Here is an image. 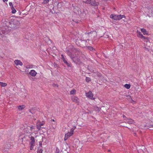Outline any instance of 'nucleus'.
Masks as SVG:
<instances>
[{
  "label": "nucleus",
  "mask_w": 153,
  "mask_h": 153,
  "mask_svg": "<svg viewBox=\"0 0 153 153\" xmlns=\"http://www.w3.org/2000/svg\"><path fill=\"white\" fill-rule=\"evenodd\" d=\"M123 118H124V119H125V118H126V116H125V115H123Z\"/></svg>",
  "instance_id": "35"
},
{
  "label": "nucleus",
  "mask_w": 153,
  "mask_h": 153,
  "mask_svg": "<svg viewBox=\"0 0 153 153\" xmlns=\"http://www.w3.org/2000/svg\"><path fill=\"white\" fill-rule=\"evenodd\" d=\"M80 13H79V12L78 14H79L80 15V16L82 17V16H84V14L85 13H81V11L80 10Z\"/></svg>",
  "instance_id": "29"
},
{
  "label": "nucleus",
  "mask_w": 153,
  "mask_h": 153,
  "mask_svg": "<svg viewBox=\"0 0 153 153\" xmlns=\"http://www.w3.org/2000/svg\"><path fill=\"white\" fill-rule=\"evenodd\" d=\"M137 36L140 38H141L143 36V35L140 32L137 30Z\"/></svg>",
  "instance_id": "17"
},
{
  "label": "nucleus",
  "mask_w": 153,
  "mask_h": 153,
  "mask_svg": "<svg viewBox=\"0 0 153 153\" xmlns=\"http://www.w3.org/2000/svg\"><path fill=\"white\" fill-rule=\"evenodd\" d=\"M44 124V122L43 121L41 122L40 120H38L36 123V126L38 130H40L42 128L41 126ZM42 128H43L42 127Z\"/></svg>",
  "instance_id": "5"
},
{
  "label": "nucleus",
  "mask_w": 153,
  "mask_h": 153,
  "mask_svg": "<svg viewBox=\"0 0 153 153\" xmlns=\"http://www.w3.org/2000/svg\"><path fill=\"white\" fill-rule=\"evenodd\" d=\"M90 80H91L90 78H89V77H86V81L87 82H88L90 81Z\"/></svg>",
  "instance_id": "31"
},
{
  "label": "nucleus",
  "mask_w": 153,
  "mask_h": 153,
  "mask_svg": "<svg viewBox=\"0 0 153 153\" xmlns=\"http://www.w3.org/2000/svg\"><path fill=\"white\" fill-rule=\"evenodd\" d=\"M8 0H3L4 2L7 1Z\"/></svg>",
  "instance_id": "36"
},
{
  "label": "nucleus",
  "mask_w": 153,
  "mask_h": 153,
  "mask_svg": "<svg viewBox=\"0 0 153 153\" xmlns=\"http://www.w3.org/2000/svg\"><path fill=\"white\" fill-rule=\"evenodd\" d=\"M42 149L39 148L38 149L37 151V153H42Z\"/></svg>",
  "instance_id": "27"
},
{
  "label": "nucleus",
  "mask_w": 153,
  "mask_h": 153,
  "mask_svg": "<svg viewBox=\"0 0 153 153\" xmlns=\"http://www.w3.org/2000/svg\"><path fill=\"white\" fill-rule=\"evenodd\" d=\"M14 22L15 23H16V25L15 26V27H16L17 26H18V25L19 24H20V23H19V21H18L17 20H14Z\"/></svg>",
  "instance_id": "22"
},
{
  "label": "nucleus",
  "mask_w": 153,
  "mask_h": 153,
  "mask_svg": "<svg viewBox=\"0 0 153 153\" xmlns=\"http://www.w3.org/2000/svg\"><path fill=\"white\" fill-rule=\"evenodd\" d=\"M34 66L33 65H26V68L27 69L33 68H34Z\"/></svg>",
  "instance_id": "19"
},
{
  "label": "nucleus",
  "mask_w": 153,
  "mask_h": 153,
  "mask_svg": "<svg viewBox=\"0 0 153 153\" xmlns=\"http://www.w3.org/2000/svg\"><path fill=\"white\" fill-rule=\"evenodd\" d=\"M61 58L62 59L63 62L65 63L66 64L68 67H71V64L68 63L65 59V58L64 56L63 55H61Z\"/></svg>",
  "instance_id": "9"
},
{
  "label": "nucleus",
  "mask_w": 153,
  "mask_h": 153,
  "mask_svg": "<svg viewBox=\"0 0 153 153\" xmlns=\"http://www.w3.org/2000/svg\"><path fill=\"white\" fill-rule=\"evenodd\" d=\"M6 23H5V26L3 24V25L4 26L0 30V39H2L3 37L4 36V35L7 34L8 32L7 28H8L7 26L8 24L10 23L5 22Z\"/></svg>",
  "instance_id": "1"
},
{
  "label": "nucleus",
  "mask_w": 153,
  "mask_h": 153,
  "mask_svg": "<svg viewBox=\"0 0 153 153\" xmlns=\"http://www.w3.org/2000/svg\"><path fill=\"white\" fill-rule=\"evenodd\" d=\"M74 133L70 130V132H69L65 134L64 140L65 141L69 137L72 135Z\"/></svg>",
  "instance_id": "6"
},
{
  "label": "nucleus",
  "mask_w": 153,
  "mask_h": 153,
  "mask_svg": "<svg viewBox=\"0 0 153 153\" xmlns=\"http://www.w3.org/2000/svg\"><path fill=\"white\" fill-rule=\"evenodd\" d=\"M88 48L90 50H92L93 49V48L91 46L89 47Z\"/></svg>",
  "instance_id": "34"
},
{
  "label": "nucleus",
  "mask_w": 153,
  "mask_h": 153,
  "mask_svg": "<svg viewBox=\"0 0 153 153\" xmlns=\"http://www.w3.org/2000/svg\"><path fill=\"white\" fill-rule=\"evenodd\" d=\"M76 128V126H74L73 128H71V131L72 132L74 133V131L75 130Z\"/></svg>",
  "instance_id": "30"
},
{
  "label": "nucleus",
  "mask_w": 153,
  "mask_h": 153,
  "mask_svg": "<svg viewBox=\"0 0 153 153\" xmlns=\"http://www.w3.org/2000/svg\"><path fill=\"white\" fill-rule=\"evenodd\" d=\"M89 4H91L92 5L97 6L98 4L99 3L98 2H97L95 1H91V3Z\"/></svg>",
  "instance_id": "13"
},
{
  "label": "nucleus",
  "mask_w": 153,
  "mask_h": 153,
  "mask_svg": "<svg viewBox=\"0 0 153 153\" xmlns=\"http://www.w3.org/2000/svg\"><path fill=\"white\" fill-rule=\"evenodd\" d=\"M125 87L127 88V89H129L130 87V85L128 84H126L125 85Z\"/></svg>",
  "instance_id": "28"
},
{
  "label": "nucleus",
  "mask_w": 153,
  "mask_h": 153,
  "mask_svg": "<svg viewBox=\"0 0 153 153\" xmlns=\"http://www.w3.org/2000/svg\"><path fill=\"white\" fill-rule=\"evenodd\" d=\"M11 9L12 10V13H15L16 12V11L14 8V7H12V8H11Z\"/></svg>",
  "instance_id": "23"
},
{
  "label": "nucleus",
  "mask_w": 153,
  "mask_h": 153,
  "mask_svg": "<svg viewBox=\"0 0 153 153\" xmlns=\"http://www.w3.org/2000/svg\"><path fill=\"white\" fill-rule=\"evenodd\" d=\"M9 5L10 6L11 8H12V7H13V4L11 2L9 3Z\"/></svg>",
  "instance_id": "32"
},
{
  "label": "nucleus",
  "mask_w": 153,
  "mask_h": 153,
  "mask_svg": "<svg viewBox=\"0 0 153 153\" xmlns=\"http://www.w3.org/2000/svg\"><path fill=\"white\" fill-rule=\"evenodd\" d=\"M35 127L34 126H32L30 127V129L32 131L34 132V130L35 129Z\"/></svg>",
  "instance_id": "24"
},
{
  "label": "nucleus",
  "mask_w": 153,
  "mask_h": 153,
  "mask_svg": "<svg viewBox=\"0 0 153 153\" xmlns=\"http://www.w3.org/2000/svg\"><path fill=\"white\" fill-rule=\"evenodd\" d=\"M141 38L143 39L145 41H146V42L150 43V42L149 41L148 38L144 36H143Z\"/></svg>",
  "instance_id": "14"
},
{
  "label": "nucleus",
  "mask_w": 153,
  "mask_h": 153,
  "mask_svg": "<svg viewBox=\"0 0 153 153\" xmlns=\"http://www.w3.org/2000/svg\"><path fill=\"white\" fill-rule=\"evenodd\" d=\"M126 121L129 124H131L133 123V120L131 119H127L126 120Z\"/></svg>",
  "instance_id": "16"
},
{
  "label": "nucleus",
  "mask_w": 153,
  "mask_h": 153,
  "mask_svg": "<svg viewBox=\"0 0 153 153\" xmlns=\"http://www.w3.org/2000/svg\"><path fill=\"white\" fill-rule=\"evenodd\" d=\"M68 54L70 57L72 59V60L74 62H77V61H78V59L77 58V57L76 56H73L72 55L71 53L70 52H68ZM73 56H74V55H73Z\"/></svg>",
  "instance_id": "7"
},
{
  "label": "nucleus",
  "mask_w": 153,
  "mask_h": 153,
  "mask_svg": "<svg viewBox=\"0 0 153 153\" xmlns=\"http://www.w3.org/2000/svg\"><path fill=\"white\" fill-rule=\"evenodd\" d=\"M37 74V72L34 70H31L29 72L30 74L33 76H35Z\"/></svg>",
  "instance_id": "11"
},
{
  "label": "nucleus",
  "mask_w": 153,
  "mask_h": 153,
  "mask_svg": "<svg viewBox=\"0 0 153 153\" xmlns=\"http://www.w3.org/2000/svg\"><path fill=\"white\" fill-rule=\"evenodd\" d=\"M30 112L32 113V112H31V110H30Z\"/></svg>",
  "instance_id": "39"
},
{
  "label": "nucleus",
  "mask_w": 153,
  "mask_h": 153,
  "mask_svg": "<svg viewBox=\"0 0 153 153\" xmlns=\"http://www.w3.org/2000/svg\"><path fill=\"white\" fill-rule=\"evenodd\" d=\"M140 30L144 35H148V33L147 30L144 28H140Z\"/></svg>",
  "instance_id": "12"
},
{
  "label": "nucleus",
  "mask_w": 153,
  "mask_h": 153,
  "mask_svg": "<svg viewBox=\"0 0 153 153\" xmlns=\"http://www.w3.org/2000/svg\"><path fill=\"white\" fill-rule=\"evenodd\" d=\"M25 106L24 105H19L18 107V110L19 111H21L25 108Z\"/></svg>",
  "instance_id": "15"
},
{
  "label": "nucleus",
  "mask_w": 153,
  "mask_h": 153,
  "mask_svg": "<svg viewBox=\"0 0 153 153\" xmlns=\"http://www.w3.org/2000/svg\"><path fill=\"white\" fill-rule=\"evenodd\" d=\"M53 85L54 87H58V85L57 84H54V83L53 84Z\"/></svg>",
  "instance_id": "33"
},
{
  "label": "nucleus",
  "mask_w": 153,
  "mask_h": 153,
  "mask_svg": "<svg viewBox=\"0 0 153 153\" xmlns=\"http://www.w3.org/2000/svg\"><path fill=\"white\" fill-rule=\"evenodd\" d=\"M30 144V149L32 150L35 146V144L34 138L33 137H31Z\"/></svg>",
  "instance_id": "4"
},
{
  "label": "nucleus",
  "mask_w": 153,
  "mask_h": 153,
  "mask_svg": "<svg viewBox=\"0 0 153 153\" xmlns=\"http://www.w3.org/2000/svg\"><path fill=\"white\" fill-rule=\"evenodd\" d=\"M15 64L17 66L19 65L22 66L23 65V63L20 60L16 59L14 61Z\"/></svg>",
  "instance_id": "10"
},
{
  "label": "nucleus",
  "mask_w": 153,
  "mask_h": 153,
  "mask_svg": "<svg viewBox=\"0 0 153 153\" xmlns=\"http://www.w3.org/2000/svg\"><path fill=\"white\" fill-rule=\"evenodd\" d=\"M40 2L42 4H46L49 2V0H40Z\"/></svg>",
  "instance_id": "18"
},
{
  "label": "nucleus",
  "mask_w": 153,
  "mask_h": 153,
  "mask_svg": "<svg viewBox=\"0 0 153 153\" xmlns=\"http://www.w3.org/2000/svg\"><path fill=\"white\" fill-rule=\"evenodd\" d=\"M9 27H12V25H10L9 26Z\"/></svg>",
  "instance_id": "38"
},
{
  "label": "nucleus",
  "mask_w": 153,
  "mask_h": 153,
  "mask_svg": "<svg viewBox=\"0 0 153 153\" xmlns=\"http://www.w3.org/2000/svg\"><path fill=\"white\" fill-rule=\"evenodd\" d=\"M56 153H60L59 152H56Z\"/></svg>",
  "instance_id": "37"
},
{
  "label": "nucleus",
  "mask_w": 153,
  "mask_h": 153,
  "mask_svg": "<svg viewBox=\"0 0 153 153\" xmlns=\"http://www.w3.org/2000/svg\"><path fill=\"white\" fill-rule=\"evenodd\" d=\"M76 93V90L75 89H73L70 91V93L71 95L75 94Z\"/></svg>",
  "instance_id": "21"
},
{
  "label": "nucleus",
  "mask_w": 153,
  "mask_h": 153,
  "mask_svg": "<svg viewBox=\"0 0 153 153\" xmlns=\"http://www.w3.org/2000/svg\"><path fill=\"white\" fill-rule=\"evenodd\" d=\"M149 13L150 14L153 13V8H150L149 9Z\"/></svg>",
  "instance_id": "25"
},
{
  "label": "nucleus",
  "mask_w": 153,
  "mask_h": 153,
  "mask_svg": "<svg viewBox=\"0 0 153 153\" xmlns=\"http://www.w3.org/2000/svg\"><path fill=\"white\" fill-rule=\"evenodd\" d=\"M85 96L87 97L91 100H93L95 99V98L93 97V94L91 91H89L88 92L86 93Z\"/></svg>",
  "instance_id": "3"
},
{
  "label": "nucleus",
  "mask_w": 153,
  "mask_h": 153,
  "mask_svg": "<svg viewBox=\"0 0 153 153\" xmlns=\"http://www.w3.org/2000/svg\"><path fill=\"white\" fill-rule=\"evenodd\" d=\"M72 100L74 102L77 103L79 104V99L76 97L73 96L71 98Z\"/></svg>",
  "instance_id": "8"
},
{
  "label": "nucleus",
  "mask_w": 153,
  "mask_h": 153,
  "mask_svg": "<svg viewBox=\"0 0 153 153\" xmlns=\"http://www.w3.org/2000/svg\"><path fill=\"white\" fill-rule=\"evenodd\" d=\"M0 85L2 87H4L7 85V83L0 82Z\"/></svg>",
  "instance_id": "20"
},
{
  "label": "nucleus",
  "mask_w": 153,
  "mask_h": 153,
  "mask_svg": "<svg viewBox=\"0 0 153 153\" xmlns=\"http://www.w3.org/2000/svg\"><path fill=\"white\" fill-rule=\"evenodd\" d=\"M124 15H117L115 14H111L110 16V18L114 20H117L121 19L123 18H125Z\"/></svg>",
  "instance_id": "2"
},
{
  "label": "nucleus",
  "mask_w": 153,
  "mask_h": 153,
  "mask_svg": "<svg viewBox=\"0 0 153 153\" xmlns=\"http://www.w3.org/2000/svg\"><path fill=\"white\" fill-rule=\"evenodd\" d=\"M91 0H83V1L84 2L87 4H89L91 3Z\"/></svg>",
  "instance_id": "26"
}]
</instances>
